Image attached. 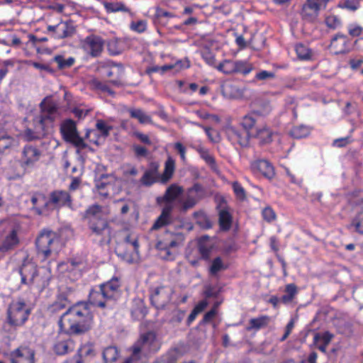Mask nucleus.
Masks as SVG:
<instances>
[{
	"mask_svg": "<svg viewBox=\"0 0 363 363\" xmlns=\"http://www.w3.org/2000/svg\"><path fill=\"white\" fill-rule=\"evenodd\" d=\"M94 315L86 301H78L69 306L58 320L60 332L69 335H82L94 328Z\"/></svg>",
	"mask_w": 363,
	"mask_h": 363,
	"instance_id": "f257e3e1",
	"label": "nucleus"
},
{
	"mask_svg": "<svg viewBox=\"0 0 363 363\" xmlns=\"http://www.w3.org/2000/svg\"><path fill=\"white\" fill-rule=\"evenodd\" d=\"M21 284L26 285L35 296H39L49 285L52 279L50 269L38 265L28 257L23 260L19 267Z\"/></svg>",
	"mask_w": 363,
	"mask_h": 363,
	"instance_id": "f03ea898",
	"label": "nucleus"
},
{
	"mask_svg": "<svg viewBox=\"0 0 363 363\" xmlns=\"http://www.w3.org/2000/svg\"><path fill=\"white\" fill-rule=\"evenodd\" d=\"M32 309L22 298L12 301L6 311V319L2 331L9 338H14L17 330L28 322Z\"/></svg>",
	"mask_w": 363,
	"mask_h": 363,
	"instance_id": "7ed1b4c3",
	"label": "nucleus"
},
{
	"mask_svg": "<svg viewBox=\"0 0 363 363\" xmlns=\"http://www.w3.org/2000/svg\"><path fill=\"white\" fill-rule=\"evenodd\" d=\"M259 113L257 111H252L242 117L240 125L244 131L230 127L227 130V136L233 145H238L242 147H246L250 144L252 138V130L255 127Z\"/></svg>",
	"mask_w": 363,
	"mask_h": 363,
	"instance_id": "20e7f679",
	"label": "nucleus"
},
{
	"mask_svg": "<svg viewBox=\"0 0 363 363\" xmlns=\"http://www.w3.org/2000/svg\"><path fill=\"white\" fill-rule=\"evenodd\" d=\"M81 217L86 222L91 233L95 235H103L106 230L110 229L108 220L104 214L103 206L99 204L94 203L89 206L81 213Z\"/></svg>",
	"mask_w": 363,
	"mask_h": 363,
	"instance_id": "39448f33",
	"label": "nucleus"
},
{
	"mask_svg": "<svg viewBox=\"0 0 363 363\" xmlns=\"http://www.w3.org/2000/svg\"><path fill=\"white\" fill-rule=\"evenodd\" d=\"M58 241L59 236L55 231L44 228L40 232L35 240V246L37 254L42 257V261L50 257Z\"/></svg>",
	"mask_w": 363,
	"mask_h": 363,
	"instance_id": "423d86ee",
	"label": "nucleus"
},
{
	"mask_svg": "<svg viewBox=\"0 0 363 363\" xmlns=\"http://www.w3.org/2000/svg\"><path fill=\"white\" fill-rule=\"evenodd\" d=\"M116 253L127 263L136 262L140 258L138 237L128 234L124 238V242L118 246Z\"/></svg>",
	"mask_w": 363,
	"mask_h": 363,
	"instance_id": "0eeeda50",
	"label": "nucleus"
},
{
	"mask_svg": "<svg viewBox=\"0 0 363 363\" xmlns=\"http://www.w3.org/2000/svg\"><path fill=\"white\" fill-rule=\"evenodd\" d=\"M161 342L154 331H147L140 335L137 341L132 346L138 348L143 356H148L157 352L161 348Z\"/></svg>",
	"mask_w": 363,
	"mask_h": 363,
	"instance_id": "6e6552de",
	"label": "nucleus"
},
{
	"mask_svg": "<svg viewBox=\"0 0 363 363\" xmlns=\"http://www.w3.org/2000/svg\"><path fill=\"white\" fill-rule=\"evenodd\" d=\"M60 133L66 142L71 143L77 148L84 150L87 147L84 138L79 136L76 123L73 120L64 121L60 125Z\"/></svg>",
	"mask_w": 363,
	"mask_h": 363,
	"instance_id": "1a4fd4ad",
	"label": "nucleus"
},
{
	"mask_svg": "<svg viewBox=\"0 0 363 363\" xmlns=\"http://www.w3.org/2000/svg\"><path fill=\"white\" fill-rule=\"evenodd\" d=\"M328 49L333 55H345L352 51L353 44L348 35L338 32L331 38Z\"/></svg>",
	"mask_w": 363,
	"mask_h": 363,
	"instance_id": "9d476101",
	"label": "nucleus"
},
{
	"mask_svg": "<svg viewBox=\"0 0 363 363\" xmlns=\"http://www.w3.org/2000/svg\"><path fill=\"white\" fill-rule=\"evenodd\" d=\"M84 52L91 57H100L104 48V40L96 35L86 36L81 43Z\"/></svg>",
	"mask_w": 363,
	"mask_h": 363,
	"instance_id": "9b49d317",
	"label": "nucleus"
},
{
	"mask_svg": "<svg viewBox=\"0 0 363 363\" xmlns=\"http://www.w3.org/2000/svg\"><path fill=\"white\" fill-rule=\"evenodd\" d=\"M42 152L36 146L26 145L21 152L20 165L24 170L31 169L40 160Z\"/></svg>",
	"mask_w": 363,
	"mask_h": 363,
	"instance_id": "f8f14e48",
	"label": "nucleus"
},
{
	"mask_svg": "<svg viewBox=\"0 0 363 363\" xmlns=\"http://www.w3.org/2000/svg\"><path fill=\"white\" fill-rule=\"evenodd\" d=\"M47 30L55 39H65L72 36L76 32L72 21H60L57 25H48Z\"/></svg>",
	"mask_w": 363,
	"mask_h": 363,
	"instance_id": "ddd939ff",
	"label": "nucleus"
},
{
	"mask_svg": "<svg viewBox=\"0 0 363 363\" xmlns=\"http://www.w3.org/2000/svg\"><path fill=\"white\" fill-rule=\"evenodd\" d=\"M205 194L203 186L199 183H195L186 191V197L182 202L180 210L183 212L187 211L189 209L194 208L196 204L201 200Z\"/></svg>",
	"mask_w": 363,
	"mask_h": 363,
	"instance_id": "4468645a",
	"label": "nucleus"
},
{
	"mask_svg": "<svg viewBox=\"0 0 363 363\" xmlns=\"http://www.w3.org/2000/svg\"><path fill=\"white\" fill-rule=\"evenodd\" d=\"M50 203L52 211L63 207L72 208V198L69 192L65 190H55L50 194Z\"/></svg>",
	"mask_w": 363,
	"mask_h": 363,
	"instance_id": "2eb2a0df",
	"label": "nucleus"
},
{
	"mask_svg": "<svg viewBox=\"0 0 363 363\" xmlns=\"http://www.w3.org/2000/svg\"><path fill=\"white\" fill-rule=\"evenodd\" d=\"M257 119L255 127L252 130V138L257 140L260 145L269 144L273 140L274 131L265 123H259Z\"/></svg>",
	"mask_w": 363,
	"mask_h": 363,
	"instance_id": "dca6fc26",
	"label": "nucleus"
},
{
	"mask_svg": "<svg viewBox=\"0 0 363 363\" xmlns=\"http://www.w3.org/2000/svg\"><path fill=\"white\" fill-rule=\"evenodd\" d=\"M30 202L33 205L32 209L38 216L47 215L52 208L50 207V198L42 192L36 191L31 194Z\"/></svg>",
	"mask_w": 363,
	"mask_h": 363,
	"instance_id": "f3484780",
	"label": "nucleus"
},
{
	"mask_svg": "<svg viewBox=\"0 0 363 363\" xmlns=\"http://www.w3.org/2000/svg\"><path fill=\"white\" fill-rule=\"evenodd\" d=\"M35 351L27 346H20L9 354L11 363H35Z\"/></svg>",
	"mask_w": 363,
	"mask_h": 363,
	"instance_id": "a211bd4d",
	"label": "nucleus"
},
{
	"mask_svg": "<svg viewBox=\"0 0 363 363\" xmlns=\"http://www.w3.org/2000/svg\"><path fill=\"white\" fill-rule=\"evenodd\" d=\"M218 214V225L221 231H228L233 224V216L227 206L226 201L222 199L216 207Z\"/></svg>",
	"mask_w": 363,
	"mask_h": 363,
	"instance_id": "6ab92c4d",
	"label": "nucleus"
},
{
	"mask_svg": "<svg viewBox=\"0 0 363 363\" xmlns=\"http://www.w3.org/2000/svg\"><path fill=\"white\" fill-rule=\"evenodd\" d=\"M321 9H323V5L319 0H306L302 6L301 15L303 19L313 22L318 18Z\"/></svg>",
	"mask_w": 363,
	"mask_h": 363,
	"instance_id": "aec40b11",
	"label": "nucleus"
},
{
	"mask_svg": "<svg viewBox=\"0 0 363 363\" xmlns=\"http://www.w3.org/2000/svg\"><path fill=\"white\" fill-rule=\"evenodd\" d=\"M251 169L254 173L260 174L268 180H272L275 175V169L273 164L264 159L256 160L251 162Z\"/></svg>",
	"mask_w": 363,
	"mask_h": 363,
	"instance_id": "412c9836",
	"label": "nucleus"
},
{
	"mask_svg": "<svg viewBox=\"0 0 363 363\" xmlns=\"http://www.w3.org/2000/svg\"><path fill=\"white\" fill-rule=\"evenodd\" d=\"M110 301L107 294L104 292L99 284L90 290L86 302L89 303V306L91 305L100 308H105Z\"/></svg>",
	"mask_w": 363,
	"mask_h": 363,
	"instance_id": "4be33fe9",
	"label": "nucleus"
},
{
	"mask_svg": "<svg viewBox=\"0 0 363 363\" xmlns=\"http://www.w3.org/2000/svg\"><path fill=\"white\" fill-rule=\"evenodd\" d=\"M75 346L76 342L72 338L57 337L52 346V350L56 355L64 356L73 352Z\"/></svg>",
	"mask_w": 363,
	"mask_h": 363,
	"instance_id": "5701e85b",
	"label": "nucleus"
},
{
	"mask_svg": "<svg viewBox=\"0 0 363 363\" xmlns=\"http://www.w3.org/2000/svg\"><path fill=\"white\" fill-rule=\"evenodd\" d=\"M19 242L16 228H12L8 231H5L0 243V252L6 253L13 250L19 244Z\"/></svg>",
	"mask_w": 363,
	"mask_h": 363,
	"instance_id": "b1692460",
	"label": "nucleus"
},
{
	"mask_svg": "<svg viewBox=\"0 0 363 363\" xmlns=\"http://www.w3.org/2000/svg\"><path fill=\"white\" fill-rule=\"evenodd\" d=\"M171 300V294L165 286L157 287L150 296V301L156 308H163Z\"/></svg>",
	"mask_w": 363,
	"mask_h": 363,
	"instance_id": "393cba45",
	"label": "nucleus"
},
{
	"mask_svg": "<svg viewBox=\"0 0 363 363\" xmlns=\"http://www.w3.org/2000/svg\"><path fill=\"white\" fill-rule=\"evenodd\" d=\"M100 285L111 301L116 300L121 294V280L119 277H113Z\"/></svg>",
	"mask_w": 363,
	"mask_h": 363,
	"instance_id": "a878e982",
	"label": "nucleus"
},
{
	"mask_svg": "<svg viewBox=\"0 0 363 363\" xmlns=\"http://www.w3.org/2000/svg\"><path fill=\"white\" fill-rule=\"evenodd\" d=\"M172 204H165L164 206L162 208L161 214L156 219L151 229L156 230L171 224L172 222Z\"/></svg>",
	"mask_w": 363,
	"mask_h": 363,
	"instance_id": "bb28decb",
	"label": "nucleus"
},
{
	"mask_svg": "<svg viewBox=\"0 0 363 363\" xmlns=\"http://www.w3.org/2000/svg\"><path fill=\"white\" fill-rule=\"evenodd\" d=\"M160 164L157 162H151L149 168L140 178V183L145 186H150L157 182Z\"/></svg>",
	"mask_w": 363,
	"mask_h": 363,
	"instance_id": "cd10ccee",
	"label": "nucleus"
},
{
	"mask_svg": "<svg viewBox=\"0 0 363 363\" xmlns=\"http://www.w3.org/2000/svg\"><path fill=\"white\" fill-rule=\"evenodd\" d=\"M69 303V301L67 294L65 292L59 293L55 301L48 306V311L52 314L57 313L66 308Z\"/></svg>",
	"mask_w": 363,
	"mask_h": 363,
	"instance_id": "c85d7f7f",
	"label": "nucleus"
},
{
	"mask_svg": "<svg viewBox=\"0 0 363 363\" xmlns=\"http://www.w3.org/2000/svg\"><path fill=\"white\" fill-rule=\"evenodd\" d=\"M223 94L230 99H236L242 96L243 90L238 86L233 81L227 80L221 86Z\"/></svg>",
	"mask_w": 363,
	"mask_h": 363,
	"instance_id": "c756f323",
	"label": "nucleus"
},
{
	"mask_svg": "<svg viewBox=\"0 0 363 363\" xmlns=\"http://www.w3.org/2000/svg\"><path fill=\"white\" fill-rule=\"evenodd\" d=\"M183 189L177 184H171L165 191L162 198H157V203L165 202L166 204H172L176 199L182 194Z\"/></svg>",
	"mask_w": 363,
	"mask_h": 363,
	"instance_id": "7c9ffc66",
	"label": "nucleus"
},
{
	"mask_svg": "<svg viewBox=\"0 0 363 363\" xmlns=\"http://www.w3.org/2000/svg\"><path fill=\"white\" fill-rule=\"evenodd\" d=\"M205 161V162L211 168L212 170L216 171L218 169L215 157L210 154L209 150L204 147L201 144L197 145H191Z\"/></svg>",
	"mask_w": 363,
	"mask_h": 363,
	"instance_id": "2f4dec72",
	"label": "nucleus"
},
{
	"mask_svg": "<svg viewBox=\"0 0 363 363\" xmlns=\"http://www.w3.org/2000/svg\"><path fill=\"white\" fill-rule=\"evenodd\" d=\"M271 321V318L267 315H262L257 318H251L246 327L247 331H258L262 328L267 327Z\"/></svg>",
	"mask_w": 363,
	"mask_h": 363,
	"instance_id": "473e14b6",
	"label": "nucleus"
},
{
	"mask_svg": "<svg viewBox=\"0 0 363 363\" xmlns=\"http://www.w3.org/2000/svg\"><path fill=\"white\" fill-rule=\"evenodd\" d=\"M175 169V160L172 157L169 155L164 162V171L160 177L161 182L162 183L168 182L172 178Z\"/></svg>",
	"mask_w": 363,
	"mask_h": 363,
	"instance_id": "72a5a7b5",
	"label": "nucleus"
},
{
	"mask_svg": "<svg viewBox=\"0 0 363 363\" xmlns=\"http://www.w3.org/2000/svg\"><path fill=\"white\" fill-rule=\"evenodd\" d=\"M254 69L253 65L247 60H235V74H240L243 77L247 76Z\"/></svg>",
	"mask_w": 363,
	"mask_h": 363,
	"instance_id": "f704fd0d",
	"label": "nucleus"
},
{
	"mask_svg": "<svg viewBox=\"0 0 363 363\" xmlns=\"http://www.w3.org/2000/svg\"><path fill=\"white\" fill-rule=\"evenodd\" d=\"M298 287L295 284H288L285 286L284 294L280 298L284 304H289L293 301L298 294Z\"/></svg>",
	"mask_w": 363,
	"mask_h": 363,
	"instance_id": "c9c22d12",
	"label": "nucleus"
},
{
	"mask_svg": "<svg viewBox=\"0 0 363 363\" xmlns=\"http://www.w3.org/2000/svg\"><path fill=\"white\" fill-rule=\"evenodd\" d=\"M349 203L354 208L363 212V191L356 190L349 195Z\"/></svg>",
	"mask_w": 363,
	"mask_h": 363,
	"instance_id": "e433bc0d",
	"label": "nucleus"
},
{
	"mask_svg": "<svg viewBox=\"0 0 363 363\" xmlns=\"http://www.w3.org/2000/svg\"><path fill=\"white\" fill-rule=\"evenodd\" d=\"M128 112L130 118L137 119L141 124L150 123L152 118L140 108H129Z\"/></svg>",
	"mask_w": 363,
	"mask_h": 363,
	"instance_id": "4c0bfd02",
	"label": "nucleus"
},
{
	"mask_svg": "<svg viewBox=\"0 0 363 363\" xmlns=\"http://www.w3.org/2000/svg\"><path fill=\"white\" fill-rule=\"evenodd\" d=\"M216 69L226 75L235 74V60L225 59L217 65Z\"/></svg>",
	"mask_w": 363,
	"mask_h": 363,
	"instance_id": "58836bf2",
	"label": "nucleus"
},
{
	"mask_svg": "<svg viewBox=\"0 0 363 363\" xmlns=\"http://www.w3.org/2000/svg\"><path fill=\"white\" fill-rule=\"evenodd\" d=\"M15 142L14 138L4 130H0V153H4L11 148Z\"/></svg>",
	"mask_w": 363,
	"mask_h": 363,
	"instance_id": "ea45409f",
	"label": "nucleus"
},
{
	"mask_svg": "<svg viewBox=\"0 0 363 363\" xmlns=\"http://www.w3.org/2000/svg\"><path fill=\"white\" fill-rule=\"evenodd\" d=\"M102 355L105 363H112L118 359L119 352L116 347L108 346L104 350Z\"/></svg>",
	"mask_w": 363,
	"mask_h": 363,
	"instance_id": "a19ab883",
	"label": "nucleus"
},
{
	"mask_svg": "<svg viewBox=\"0 0 363 363\" xmlns=\"http://www.w3.org/2000/svg\"><path fill=\"white\" fill-rule=\"evenodd\" d=\"M297 57L301 60H310L312 57V50L303 43H298L295 46Z\"/></svg>",
	"mask_w": 363,
	"mask_h": 363,
	"instance_id": "79ce46f5",
	"label": "nucleus"
},
{
	"mask_svg": "<svg viewBox=\"0 0 363 363\" xmlns=\"http://www.w3.org/2000/svg\"><path fill=\"white\" fill-rule=\"evenodd\" d=\"M311 128L305 125H299L294 126L290 131V135L296 139H301L308 136L311 133Z\"/></svg>",
	"mask_w": 363,
	"mask_h": 363,
	"instance_id": "37998d69",
	"label": "nucleus"
},
{
	"mask_svg": "<svg viewBox=\"0 0 363 363\" xmlns=\"http://www.w3.org/2000/svg\"><path fill=\"white\" fill-rule=\"evenodd\" d=\"M96 72L106 77H111L113 74L110 61L97 62L96 64Z\"/></svg>",
	"mask_w": 363,
	"mask_h": 363,
	"instance_id": "c03bdc74",
	"label": "nucleus"
},
{
	"mask_svg": "<svg viewBox=\"0 0 363 363\" xmlns=\"http://www.w3.org/2000/svg\"><path fill=\"white\" fill-rule=\"evenodd\" d=\"M53 61L57 64L59 69H64L71 67L75 62L73 57L65 59L62 55H58L54 57Z\"/></svg>",
	"mask_w": 363,
	"mask_h": 363,
	"instance_id": "a18cd8bd",
	"label": "nucleus"
},
{
	"mask_svg": "<svg viewBox=\"0 0 363 363\" xmlns=\"http://www.w3.org/2000/svg\"><path fill=\"white\" fill-rule=\"evenodd\" d=\"M91 84L95 90L100 91L103 93H107L110 96H113L115 94V91H113L105 82L94 79L91 80Z\"/></svg>",
	"mask_w": 363,
	"mask_h": 363,
	"instance_id": "49530a36",
	"label": "nucleus"
},
{
	"mask_svg": "<svg viewBox=\"0 0 363 363\" xmlns=\"http://www.w3.org/2000/svg\"><path fill=\"white\" fill-rule=\"evenodd\" d=\"M363 212L356 215L352 220L348 228H352L356 233L363 235Z\"/></svg>",
	"mask_w": 363,
	"mask_h": 363,
	"instance_id": "de8ad7c7",
	"label": "nucleus"
},
{
	"mask_svg": "<svg viewBox=\"0 0 363 363\" xmlns=\"http://www.w3.org/2000/svg\"><path fill=\"white\" fill-rule=\"evenodd\" d=\"M40 107L41 112L43 113H49L50 115L52 114L53 116L57 113L58 108L57 104L54 101H45V99L40 104Z\"/></svg>",
	"mask_w": 363,
	"mask_h": 363,
	"instance_id": "09e8293b",
	"label": "nucleus"
},
{
	"mask_svg": "<svg viewBox=\"0 0 363 363\" xmlns=\"http://www.w3.org/2000/svg\"><path fill=\"white\" fill-rule=\"evenodd\" d=\"M227 267L224 266L223 260L220 257H216L211 262L209 267V273L211 275L215 276L220 271L225 269Z\"/></svg>",
	"mask_w": 363,
	"mask_h": 363,
	"instance_id": "8fccbe9b",
	"label": "nucleus"
},
{
	"mask_svg": "<svg viewBox=\"0 0 363 363\" xmlns=\"http://www.w3.org/2000/svg\"><path fill=\"white\" fill-rule=\"evenodd\" d=\"M105 9L107 12L116 13L118 11L129 12L130 9L122 2L106 3Z\"/></svg>",
	"mask_w": 363,
	"mask_h": 363,
	"instance_id": "3c124183",
	"label": "nucleus"
},
{
	"mask_svg": "<svg viewBox=\"0 0 363 363\" xmlns=\"http://www.w3.org/2000/svg\"><path fill=\"white\" fill-rule=\"evenodd\" d=\"M96 128L100 132L101 136L106 138L109 135L110 131L113 129V127L108 125L105 121L99 119L96 123Z\"/></svg>",
	"mask_w": 363,
	"mask_h": 363,
	"instance_id": "603ef678",
	"label": "nucleus"
},
{
	"mask_svg": "<svg viewBox=\"0 0 363 363\" xmlns=\"http://www.w3.org/2000/svg\"><path fill=\"white\" fill-rule=\"evenodd\" d=\"M147 23L145 20L133 21L130 23V29L138 33H143L147 30Z\"/></svg>",
	"mask_w": 363,
	"mask_h": 363,
	"instance_id": "864d4df0",
	"label": "nucleus"
},
{
	"mask_svg": "<svg viewBox=\"0 0 363 363\" xmlns=\"http://www.w3.org/2000/svg\"><path fill=\"white\" fill-rule=\"evenodd\" d=\"M325 25L328 28L335 30L342 26V21L335 15H330L325 19Z\"/></svg>",
	"mask_w": 363,
	"mask_h": 363,
	"instance_id": "5fc2aeb1",
	"label": "nucleus"
},
{
	"mask_svg": "<svg viewBox=\"0 0 363 363\" xmlns=\"http://www.w3.org/2000/svg\"><path fill=\"white\" fill-rule=\"evenodd\" d=\"M334 335L328 331H325L323 333H315L313 337V342L318 343L321 341L322 343L329 345L333 338Z\"/></svg>",
	"mask_w": 363,
	"mask_h": 363,
	"instance_id": "6e6d98bb",
	"label": "nucleus"
},
{
	"mask_svg": "<svg viewBox=\"0 0 363 363\" xmlns=\"http://www.w3.org/2000/svg\"><path fill=\"white\" fill-rule=\"evenodd\" d=\"M198 250L201 255V259L208 261L210 260L212 248L206 245L205 243L199 241L198 244Z\"/></svg>",
	"mask_w": 363,
	"mask_h": 363,
	"instance_id": "4d7b16f0",
	"label": "nucleus"
},
{
	"mask_svg": "<svg viewBox=\"0 0 363 363\" xmlns=\"http://www.w3.org/2000/svg\"><path fill=\"white\" fill-rule=\"evenodd\" d=\"M232 188L238 199L243 201L246 199V191L240 183L238 182H233L232 183Z\"/></svg>",
	"mask_w": 363,
	"mask_h": 363,
	"instance_id": "13d9d810",
	"label": "nucleus"
},
{
	"mask_svg": "<svg viewBox=\"0 0 363 363\" xmlns=\"http://www.w3.org/2000/svg\"><path fill=\"white\" fill-rule=\"evenodd\" d=\"M347 32L350 37L358 38L363 34V27L357 23H350L347 26Z\"/></svg>",
	"mask_w": 363,
	"mask_h": 363,
	"instance_id": "bf43d9fd",
	"label": "nucleus"
},
{
	"mask_svg": "<svg viewBox=\"0 0 363 363\" xmlns=\"http://www.w3.org/2000/svg\"><path fill=\"white\" fill-rule=\"evenodd\" d=\"M201 57L208 65L216 69L218 65H216V57L210 50L203 51L201 53Z\"/></svg>",
	"mask_w": 363,
	"mask_h": 363,
	"instance_id": "052dcab7",
	"label": "nucleus"
},
{
	"mask_svg": "<svg viewBox=\"0 0 363 363\" xmlns=\"http://www.w3.org/2000/svg\"><path fill=\"white\" fill-rule=\"evenodd\" d=\"M174 17V15L169 11H167L161 8L157 7L155 11L154 19L155 21L162 23V20L164 18H169Z\"/></svg>",
	"mask_w": 363,
	"mask_h": 363,
	"instance_id": "680f3d73",
	"label": "nucleus"
},
{
	"mask_svg": "<svg viewBox=\"0 0 363 363\" xmlns=\"http://www.w3.org/2000/svg\"><path fill=\"white\" fill-rule=\"evenodd\" d=\"M131 354L127 357L123 363H140L143 354L138 352V348L131 347Z\"/></svg>",
	"mask_w": 363,
	"mask_h": 363,
	"instance_id": "e2e57ef3",
	"label": "nucleus"
},
{
	"mask_svg": "<svg viewBox=\"0 0 363 363\" xmlns=\"http://www.w3.org/2000/svg\"><path fill=\"white\" fill-rule=\"evenodd\" d=\"M77 352L82 357L94 355V346L91 343H86L78 349Z\"/></svg>",
	"mask_w": 363,
	"mask_h": 363,
	"instance_id": "0e129e2a",
	"label": "nucleus"
},
{
	"mask_svg": "<svg viewBox=\"0 0 363 363\" xmlns=\"http://www.w3.org/2000/svg\"><path fill=\"white\" fill-rule=\"evenodd\" d=\"M263 219L267 223H271L276 219V213L271 207H265L262 212Z\"/></svg>",
	"mask_w": 363,
	"mask_h": 363,
	"instance_id": "69168bd1",
	"label": "nucleus"
},
{
	"mask_svg": "<svg viewBox=\"0 0 363 363\" xmlns=\"http://www.w3.org/2000/svg\"><path fill=\"white\" fill-rule=\"evenodd\" d=\"M359 4L354 0H345L342 3L338 4V7L341 9H346L352 11L358 9Z\"/></svg>",
	"mask_w": 363,
	"mask_h": 363,
	"instance_id": "338daca9",
	"label": "nucleus"
},
{
	"mask_svg": "<svg viewBox=\"0 0 363 363\" xmlns=\"http://www.w3.org/2000/svg\"><path fill=\"white\" fill-rule=\"evenodd\" d=\"M275 77V74L273 72L267 70H262L257 72L255 76V79L257 81H264L267 79H272Z\"/></svg>",
	"mask_w": 363,
	"mask_h": 363,
	"instance_id": "774afa93",
	"label": "nucleus"
}]
</instances>
